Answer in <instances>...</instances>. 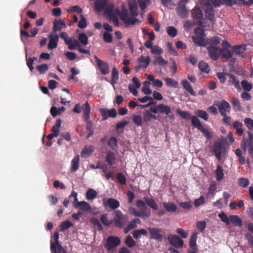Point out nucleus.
<instances>
[{
  "mask_svg": "<svg viewBox=\"0 0 253 253\" xmlns=\"http://www.w3.org/2000/svg\"><path fill=\"white\" fill-rule=\"evenodd\" d=\"M129 9L132 17H129L126 11H123L119 14L120 19L127 25H133L138 21V20L134 17L138 15V6L137 2L135 0H131L129 2Z\"/></svg>",
  "mask_w": 253,
  "mask_h": 253,
  "instance_id": "nucleus-1",
  "label": "nucleus"
},
{
  "mask_svg": "<svg viewBox=\"0 0 253 253\" xmlns=\"http://www.w3.org/2000/svg\"><path fill=\"white\" fill-rule=\"evenodd\" d=\"M94 5V9L98 12L104 10L105 14L113 13L114 5L112 3H109V0H96Z\"/></svg>",
  "mask_w": 253,
  "mask_h": 253,
  "instance_id": "nucleus-2",
  "label": "nucleus"
},
{
  "mask_svg": "<svg viewBox=\"0 0 253 253\" xmlns=\"http://www.w3.org/2000/svg\"><path fill=\"white\" fill-rule=\"evenodd\" d=\"M115 215L112 219L113 225L117 228H122L126 225L128 221V216L124 214L120 210L115 211Z\"/></svg>",
  "mask_w": 253,
  "mask_h": 253,
  "instance_id": "nucleus-3",
  "label": "nucleus"
},
{
  "mask_svg": "<svg viewBox=\"0 0 253 253\" xmlns=\"http://www.w3.org/2000/svg\"><path fill=\"white\" fill-rule=\"evenodd\" d=\"M78 194L75 191H73L69 195V198H71L73 197L74 198V207L75 209H79L82 211H89L91 210V207L87 202L85 201L79 202L77 198Z\"/></svg>",
  "mask_w": 253,
  "mask_h": 253,
  "instance_id": "nucleus-4",
  "label": "nucleus"
},
{
  "mask_svg": "<svg viewBox=\"0 0 253 253\" xmlns=\"http://www.w3.org/2000/svg\"><path fill=\"white\" fill-rule=\"evenodd\" d=\"M213 105L217 107L221 115H224L227 113H230L231 112V108L230 105L227 101L224 100L220 101L215 100L213 102Z\"/></svg>",
  "mask_w": 253,
  "mask_h": 253,
  "instance_id": "nucleus-5",
  "label": "nucleus"
},
{
  "mask_svg": "<svg viewBox=\"0 0 253 253\" xmlns=\"http://www.w3.org/2000/svg\"><path fill=\"white\" fill-rule=\"evenodd\" d=\"M121 243L120 239L117 236H111L106 240L104 247L108 251H111Z\"/></svg>",
  "mask_w": 253,
  "mask_h": 253,
  "instance_id": "nucleus-6",
  "label": "nucleus"
},
{
  "mask_svg": "<svg viewBox=\"0 0 253 253\" xmlns=\"http://www.w3.org/2000/svg\"><path fill=\"white\" fill-rule=\"evenodd\" d=\"M136 206L143 216V219H145L150 217L151 215L150 210L148 209L145 201L142 200H138L136 202Z\"/></svg>",
  "mask_w": 253,
  "mask_h": 253,
  "instance_id": "nucleus-7",
  "label": "nucleus"
},
{
  "mask_svg": "<svg viewBox=\"0 0 253 253\" xmlns=\"http://www.w3.org/2000/svg\"><path fill=\"white\" fill-rule=\"evenodd\" d=\"M150 233V238L159 242L163 240L164 232L163 230L157 227H150L148 229Z\"/></svg>",
  "mask_w": 253,
  "mask_h": 253,
  "instance_id": "nucleus-8",
  "label": "nucleus"
},
{
  "mask_svg": "<svg viewBox=\"0 0 253 253\" xmlns=\"http://www.w3.org/2000/svg\"><path fill=\"white\" fill-rule=\"evenodd\" d=\"M188 0H180L176 7L177 14L181 18H186L188 15V10L186 6L185 3Z\"/></svg>",
  "mask_w": 253,
  "mask_h": 253,
  "instance_id": "nucleus-9",
  "label": "nucleus"
},
{
  "mask_svg": "<svg viewBox=\"0 0 253 253\" xmlns=\"http://www.w3.org/2000/svg\"><path fill=\"white\" fill-rule=\"evenodd\" d=\"M225 149V145L221 141H215L212 147V152L218 160L221 159L222 154Z\"/></svg>",
  "mask_w": 253,
  "mask_h": 253,
  "instance_id": "nucleus-10",
  "label": "nucleus"
},
{
  "mask_svg": "<svg viewBox=\"0 0 253 253\" xmlns=\"http://www.w3.org/2000/svg\"><path fill=\"white\" fill-rule=\"evenodd\" d=\"M168 239L169 244L175 248H181L184 245L183 241L176 235H169Z\"/></svg>",
  "mask_w": 253,
  "mask_h": 253,
  "instance_id": "nucleus-11",
  "label": "nucleus"
},
{
  "mask_svg": "<svg viewBox=\"0 0 253 253\" xmlns=\"http://www.w3.org/2000/svg\"><path fill=\"white\" fill-rule=\"evenodd\" d=\"M94 58L101 73L104 75L108 74L109 73V66L108 64L99 59L96 55H94Z\"/></svg>",
  "mask_w": 253,
  "mask_h": 253,
  "instance_id": "nucleus-12",
  "label": "nucleus"
},
{
  "mask_svg": "<svg viewBox=\"0 0 253 253\" xmlns=\"http://www.w3.org/2000/svg\"><path fill=\"white\" fill-rule=\"evenodd\" d=\"M192 17L198 20L197 22V24L202 27H204V22L205 19L203 18V13L200 7H195L192 10Z\"/></svg>",
  "mask_w": 253,
  "mask_h": 253,
  "instance_id": "nucleus-13",
  "label": "nucleus"
},
{
  "mask_svg": "<svg viewBox=\"0 0 253 253\" xmlns=\"http://www.w3.org/2000/svg\"><path fill=\"white\" fill-rule=\"evenodd\" d=\"M102 120H106L109 117L115 118L117 116V111L115 109L112 108L110 110L101 108L100 110Z\"/></svg>",
  "mask_w": 253,
  "mask_h": 253,
  "instance_id": "nucleus-14",
  "label": "nucleus"
},
{
  "mask_svg": "<svg viewBox=\"0 0 253 253\" xmlns=\"http://www.w3.org/2000/svg\"><path fill=\"white\" fill-rule=\"evenodd\" d=\"M103 205L105 207H109L112 210H116L120 206V204L117 200L110 198L103 201Z\"/></svg>",
  "mask_w": 253,
  "mask_h": 253,
  "instance_id": "nucleus-15",
  "label": "nucleus"
},
{
  "mask_svg": "<svg viewBox=\"0 0 253 253\" xmlns=\"http://www.w3.org/2000/svg\"><path fill=\"white\" fill-rule=\"evenodd\" d=\"M207 50L209 53V56L212 60L216 61L218 59V51L219 50V48L218 47L213 46H209L207 47Z\"/></svg>",
  "mask_w": 253,
  "mask_h": 253,
  "instance_id": "nucleus-16",
  "label": "nucleus"
},
{
  "mask_svg": "<svg viewBox=\"0 0 253 253\" xmlns=\"http://www.w3.org/2000/svg\"><path fill=\"white\" fill-rule=\"evenodd\" d=\"M49 41L48 43V48L49 49H53L56 48L59 40L58 36L57 34L55 35H49L48 36Z\"/></svg>",
  "mask_w": 253,
  "mask_h": 253,
  "instance_id": "nucleus-17",
  "label": "nucleus"
},
{
  "mask_svg": "<svg viewBox=\"0 0 253 253\" xmlns=\"http://www.w3.org/2000/svg\"><path fill=\"white\" fill-rule=\"evenodd\" d=\"M246 50V46L245 44L235 45L232 47V50L237 55L241 57H244V52Z\"/></svg>",
  "mask_w": 253,
  "mask_h": 253,
  "instance_id": "nucleus-18",
  "label": "nucleus"
},
{
  "mask_svg": "<svg viewBox=\"0 0 253 253\" xmlns=\"http://www.w3.org/2000/svg\"><path fill=\"white\" fill-rule=\"evenodd\" d=\"M80 156L79 155L73 158L71 163L70 170L71 172L76 171L79 168Z\"/></svg>",
  "mask_w": 253,
  "mask_h": 253,
  "instance_id": "nucleus-19",
  "label": "nucleus"
},
{
  "mask_svg": "<svg viewBox=\"0 0 253 253\" xmlns=\"http://www.w3.org/2000/svg\"><path fill=\"white\" fill-rule=\"evenodd\" d=\"M181 84L183 88L186 90L191 95L196 96V93L193 90L192 85L186 79L183 80L181 81Z\"/></svg>",
  "mask_w": 253,
  "mask_h": 253,
  "instance_id": "nucleus-20",
  "label": "nucleus"
},
{
  "mask_svg": "<svg viewBox=\"0 0 253 253\" xmlns=\"http://www.w3.org/2000/svg\"><path fill=\"white\" fill-rule=\"evenodd\" d=\"M66 27V25L65 22L59 19L58 20H55L53 22V26L52 28L53 31H60L63 28H65Z\"/></svg>",
  "mask_w": 253,
  "mask_h": 253,
  "instance_id": "nucleus-21",
  "label": "nucleus"
},
{
  "mask_svg": "<svg viewBox=\"0 0 253 253\" xmlns=\"http://www.w3.org/2000/svg\"><path fill=\"white\" fill-rule=\"evenodd\" d=\"M144 199L148 206L151 207L154 210H158L159 208L158 204L156 203L154 199L149 197L148 196L144 197Z\"/></svg>",
  "mask_w": 253,
  "mask_h": 253,
  "instance_id": "nucleus-22",
  "label": "nucleus"
},
{
  "mask_svg": "<svg viewBox=\"0 0 253 253\" xmlns=\"http://www.w3.org/2000/svg\"><path fill=\"white\" fill-rule=\"evenodd\" d=\"M226 75L228 76L229 78V83L230 84L234 85L237 89H241L239 81L237 79L234 75L229 73H226Z\"/></svg>",
  "mask_w": 253,
  "mask_h": 253,
  "instance_id": "nucleus-23",
  "label": "nucleus"
},
{
  "mask_svg": "<svg viewBox=\"0 0 253 253\" xmlns=\"http://www.w3.org/2000/svg\"><path fill=\"white\" fill-rule=\"evenodd\" d=\"M194 42L200 46H205L207 45V39H205L203 37H192Z\"/></svg>",
  "mask_w": 253,
  "mask_h": 253,
  "instance_id": "nucleus-24",
  "label": "nucleus"
},
{
  "mask_svg": "<svg viewBox=\"0 0 253 253\" xmlns=\"http://www.w3.org/2000/svg\"><path fill=\"white\" fill-rule=\"evenodd\" d=\"M116 159L115 155L113 152L109 151L107 152L105 157V161L109 165L112 166L114 164Z\"/></svg>",
  "mask_w": 253,
  "mask_h": 253,
  "instance_id": "nucleus-25",
  "label": "nucleus"
},
{
  "mask_svg": "<svg viewBox=\"0 0 253 253\" xmlns=\"http://www.w3.org/2000/svg\"><path fill=\"white\" fill-rule=\"evenodd\" d=\"M230 222H231L236 226L241 227L243 226L242 220L237 215L229 216Z\"/></svg>",
  "mask_w": 253,
  "mask_h": 253,
  "instance_id": "nucleus-26",
  "label": "nucleus"
},
{
  "mask_svg": "<svg viewBox=\"0 0 253 253\" xmlns=\"http://www.w3.org/2000/svg\"><path fill=\"white\" fill-rule=\"evenodd\" d=\"M163 205L165 210L168 212H174L177 211V207L174 203L164 202Z\"/></svg>",
  "mask_w": 253,
  "mask_h": 253,
  "instance_id": "nucleus-27",
  "label": "nucleus"
},
{
  "mask_svg": "<svg viewBox=\"0 0 253 253\" xmlns=\"http://www.w3.org/2000/svg\"><path fill=\"white\" fill-rule=\"evenodd\" d=\"M139 68H146L150 63V58L149 56L145 57L141 55L138 59Z\"/></svg>",
  "mask_w": 253,
  "mask_h": 253,
  "instance_id": "nucleus-28",
  "label": "nucleus"
},
{
  "mask_svg": "<svg viewBox=\"0 0 253 253\" xmlns=\"http://www.w3.org/2000/svg\"><path fill=\"white\" fill-rule=\"evenodd\" d=\"M198 234V233L195 232L192 234L190 238L189 246L192 249L191 250L197 251L198 250L196 244Z\"/></svg>",
  "mask_w": 253,
  "mask_h": 253,
  "instance_id": "nucleus-29",
  "label": "nucleus"
},
{
  "mask_svg": "<svg viewBox=\"0 0 253 253\" xmlns=\"http://www.w3.org/2000/svg\"><path fill=\"white\" fill-rule=\"evenodd\" d=\"M50 250L51 253H62L63 248L60 244L54 245V243L51 241Z\"/></svg>",
  "mask_w": 253,
  "mask_h": 253,
  "instance_id": "nucleus-30",
  "label": "nucleus"
},
{
  "mask_svg": "<svg viewBox=\"0 0 253 253\" xmlns=\"http://www.w3.org/2000/svg\"><path fill=\"white\" fill-rule=\"evenodd\" d=\"M157 108L159 110V112L160 113L165 114L168 115L171 112L170 108L169 106L164 104L158 105Z\"/></svg>",
  "mask_w": 253,
  "mask_h": 253,
  "instance_id": "nucleus-31",
  "label": "nucleus"
},
{
  "mask_svg": "<svg viewBox=\"0 0 253 253\" xmlns=\"http://www.w3.org/2000/svg\"><path fill=\"white\" fill-rule=\"evenodd\" d=\"M119 80V72L118 70L114 67L112 69L111 73V84L114 86L115 84H117Z\"/></svg>",
  "mask_w": 253,
  "mask_h": 253,
  "instance_id": "nucleus-32",
  "label": "nucleus"
},
{
  "mask_svg": "<svg viewBox=\"0 0 253 253\" xmlns=\"http://www.w3.org/2000/svg\"><path fill=\"white\" fill-rule=\"evenodd\" d=\"M220 54L223 58L230 59L233 56V53L231 51L226 47L222 48L220 50Z\"/></svg>",
  "mask_w": 253,
  "mask_h": 253,
  "instance_id": "nucleus-33",
  "label": "nucleus"
},
{
  "mask_svg": "<svg viewBox=\"0 0 253 253\" xmlns=\"http://www.w3.org/2000/svg\"><path fill=\"white\" fill-rule=\"evenodd\" d=\"M220 40L219 37L216 36L207 38V44H210V46H216V45L220 43Z\"/></svg>",
  "mask_w": 253,
  "mask_h": 253,
  "instance_id": "nucleus-34",
  "label": "nucleus"
},
{
  "mask_svg": "<svg viewBox=\"0 0 253 253\" xmlns=\"http://www.w3.org/2000/svg\"><path fill=\"white\" fill-rule=\"evenodd\" d=\"M84 118L85 120H87L89 118V114L90 111V105L87 102H86L83 107Z\"/></svg>",
  "mask_w": 253,
  "mask_h": 253,
  "instance_id": "nucleus-35",
  "label": "nucleus"
},
{
  "mask_svg": "<svg viewBox=\"0 0 253 253\" xmlns=\"http://www.w3.org/2000/svg\"><path fill=\"white\" fill-rule=\"evenodd\" d=\"M166 84L169 87H172L174 88L178 87V83L177 81L174 80L170 78L167 77L165 79Z\"/></svg>",
  "mask_w": 253,
  "mask_h": 253,
  "instance_id": "nucleus-36",
  "label": "nucleus"
},
{
  "mask_svg": "<svg viewBox=\"0 0 253 253\" xmlns=\"http://www.w3.org/2000/svg\"><path fill=\"white\" fill-rule=\"evenodd\" d=\"M198 66L199 70L202 72L209 73L210 71L209 65L206 62H204L203 61L199 62Z\"/></svg>",
  "mask_w": 253,
  "mask_h": 253,
  "instance_id": "nucleus-37",
  "label": "nucleus"
},
{
  "mask_svg": "<svg viewBox=\"0 0 253 253\" xmlns=\"http://www.w3.org/2000/svg\"><path fill=\"white\" fill-rule=\"evenodd\" d=\"M147 235V232L144 229L135 230L132 234L133 237L136 239L140 238L141 235L146 236Z\"/></svg>",
  "mask_w": 253,
  "mask_h": 253,
  "instance_id": "nucleus-38",
  "label": "nucleus"
},
{
  "mask_svg": "<svg viewBox=\"0 0 253 253\" xmlns=\"http://www.w3.org/2000/svg\"><path fill=\"white\" fill-rule=\"evenodd\" d=\"M231 102L235 111H240L242 110V107L240 101L237 98L233 97L231 99Z\"/></svg>",
  "mask_w": 253,
  "mask_h": 253,
  "instance_id": "nucleus-39",
  "label": "nucleus"
},
{
  "mask_svg": "<svg viewBox=\"0 0 253 253\" xmlns=\"http://www.w3.org/2000/svg\"><path fill=\"white\" fill-rule=\"evenodd\" d=\"M107 213L103 214L101 215L100 219L102 223L106 226H109L112 224V220H109L108 217Z\"/></svg>",
  "mask_w": 253,
  "mask_h": 253,
  "instance_id": "nucleus-40",
  "label": "nucleus"
},
{
  "mask_svg": "<svg viewBox=\"0 0 253 253\" xmlns=\"http://www.w3.org/2000/svg\"><path fill=\"white\" fill-rule=\"evenodd\" d=\"M215 174L216 175V178L217 181H220L223 178L224 173L222 167L218 165L217 168L215 171Z\"/></svg>",
  "mask_w": 253,
  "mask_h": 253,
  "instance_id": "nucleus-41",
  "label": "nucleus"
},
{
  "mask_svg": "<svg viewBox=\"0 0 253 253\" xmlns=\"http://www.w3.org/2000/svg\"><path fill=\"white\" fill-rule=\"evenodd\" d=\"M97 193L93 189H89L86 192V199L92 200L97 197Z\"/></svg>",
  "mask_w": 253,
  "mask_h": 253,
  "instance_id": "nucleus-42",
  "label": "nucleus"
},
{
  "mask_svg": "<svg viewBox=\"0 0 253 253\" xmlns=\"http://www.w3.org/2000/svg\"><path fill=\"white\" fill-rule=\"evenodd\" d=\"M191 120L192 126L197 128L198 130L203 126L197 117L192 116Z\"/></svg>",
  "mask_w": 253,
  "mask_h": 253,
  "instance_id": "nucleus-43",
  "label": "nucleus"
},
{
  "mask_svg": "<svg viewBox=\"0 0 253 253\" xmlns=\"http://www.w3.org/2000/svg\"><path fill=\"white\" fill-rule=\"evenodd\" d=\"M155 60L153 61V63L154 65L158 64L160 65H167L168 62L165 60L162 56L155 57Z\"/></svg>",
  "mask_w": 253,
  "mask_h": 253,
  "instance_id": "nucleus-44",
  "label": "nucleus"
},
{
  "mask_svg": "<svg viewBox=\"0 0 253 253\" xmlns=\"http://www.w3.org/2000/svg\"><path fill=\"white\" fill-rule=\"evenodd\" d=\"M108 145L113 150H115L117 146V140L114 137H111L108 141Z\"/></svg>",
  "mask_w": 253,
  "mask_h": 253,
  "instance_id": "nucleus-45",
  "label": "nucleus"
},
{
  "mask_svg": "<svg viewBox=\"0 0 253 253\" xmlns=\"http://www.w3.org/2000/svg\"><path fill=\"white\" fill-rule=\"evenodd\" d=\"M36 69L39 72L40 74H43L48 70V66L46 64H42L37 66Z\"/></svg>",
  "mask_w": 253,
  "mask_h": 253,
  "instance_id": "nucleus-46",
  "label": "nucleus"
},
{
  "mask_svg": "<svg viewBox=\"0 0 253 253\" xmlns=\"http://www.w3.org/2000/svg\"><path fill=\"white\" fill-rule=\"evenodd\" d=\"M125 243L126 246L130 248L134 247L136 245L135 241L132 239L130 235H128L126 237Z\"/></svg>",
  "mask_w": 253,
  "mask_h": 253,
  "instance_id": "nucleus-47",
  "label": "nucleus"
},
{
  "mask_svg": "<svg viewBox=\"0 0 253 253\" xmlns=\"http://www.w3.org/2000/svg\"><path fill=\"white\" fill-rule=\"evenodd\" d=\"M177 113L180 115V116L183 119L186 120L191 119V114L188 111H182L180 109H178L176 111Z\"/></svg>",
  "mask_w": 253,
  "mask_h": 253,
  "instance_id": "nucleus-48",
  "label": "nucleus"
},
{
  "mask_svg": "<svg viewBox=\"0 0 253 253\" xmlns=\"http://www.w3.org/2000/svg\"><path fill=\"white\" fill-rule=\"evenodd\" d=\"M69 41L70 42L67 44L68 45V48L70 50H75L77 49V47H79L80 46V43L77 40H74L73 41L70 39Z\"/></svg>",
  "mask_w": 253,
  "mask_h": 253,
  "instance_id": "nucleus-49",
  "label": "nucleus"
},
{
  "mask_svg": "<svg viewBox=\"0 0 253 253\" xmlns=\"http://www.w3.org/2000/svg\"><path fill=\"white\" fill-rule=\"evenodd\" d=\"M128 211L130 214L143 218V216L141 214L140 212L135 208L130 207L128 208Z\"/></svg>",
  "mask_w": 253,
  "mask_h": 253,
  "instance_id": "nucleus-50",
  "label": "nucleus"
},
{
  "mask_svg": "<svg viewBox=\"0 0 253 253\" xmlns=\"http://www.w3.org/2000/svg\"><path fill=\"white\" fill-rule=\"evenodd\" d=\"M72 225V223L70 221L67 220L63 221L61 223L60 225V231H64L71 227Z\"/></svg>",
  "mask_w": 253,
  "mask_h": 253,
  "instance_id": "nucleus-51",
  "label": "nucleus"
},
{
  "mask_svg": "<svg viewBox=\"0 0 253 253\" xmlns=\"http://www.w3.org/2000/svg\"><path fill=\"white\" fill-rule=\"evenodd\" d=\"M167 32L168 35L172 38L175 37L177 33L176 29L173 26L168 27Z\"/></svg>",
  "mask_w": 253,
  "mask_h": 253,
  "instance_id": "nucleus-52",
  "label": "nucleus"
},
{
  "mask_svg": "<svg viewBox=\"0 0 253 253\" xmlns=\"http://www.w3.org/2000/svg\"><path fill=\"white\" fill-rule=\"evenodd\" d=\"M141 222L139 218H134L132 219L128 224V228L129 229H132L137 227V224H140Z\"/></svg>",
  "mask_w": 253,
  "mask_h": 253,
  "instance_id": "nucleus-53",
  "label": "nucleus"
},
{
  "mask_svg": "<svg viewBox=\"0 0 253 253\" xmlns=\"http://www.w3.org/2000/svg\"><path fill=\"white\" fill-rule=\"evenodd\" d=\"M196 114L199 117L202 118L205 121H207L209 118L208 114L204 110H198L196 111Z\"/></svg>",
  "mask_w": 253,
  "mask_h": 253,
  "instance_id": "nucleus-54",
  "label": "nucleus"
},
{
  "mask_svg": "<svg viewBox=\"0 0 253 253\" xmlns=\"http://www.w3.org/2000/svg\"><path fill=\"white\" fill-rule=\"evenodd\" d=\"M253 3V0H234V4L251 5Z\"/></svg>",
  "mask_w": 253,
  "mask_h": 253,
  "instance_id": "nucleus-55",
  "label": "nucleus"
},
{
  "mask_svg": "<svg viewBox=\"0 0 253 253\" xmlns=\"http://www.w3.org/2000/svg\"><path fill=\"white\" fill-rule=\"evenodd\" d=\"M244 122L249 130L253 131V120L250 118H246L244 119Z\"/></svg>",
  "mask_w": 253,
  "mask_h": 253,
  "instance_id": "nucleus-56",
  "label": "nucleus"
},
{
  "mask_svg": "<svg viewBox=\"0 0 253 253\" xmlns=\"http://www.w3.org/2000/svg\"><path fill=\"white\" fill-rule=\"evenodd\" d=\"M116 178L118 182L122 185H126V177L121 172H119L116 174Z\"/></svg>",
  "mask_w": 253,
  "mask_h": 253,
  "instance_id": "nucleus-57",
  "label": "nucleus"
},
{
  "mask_svg": "<svg viewBox=\"0 0 253 253\" xmlns=\"http://www.w3.org/2000/svg\"><path fill=\"white\" fill-rule=\"evenodd\" d=\"M241 85L243 89L246 91H249L252 88L251 84L246 80H244L241 82Z\"/></svg>",
  "mask_w": 253,
  "mask_h": 253,
  "instance_id": "nucleus-58",
  "label": "nucleus"
},
{
  "mask_svg": "<svg viewBox=\"0 0 253 253\" xmlns=\"http://www.w3.org/2000/svg\"><path fill=\"white\" fill-rule=\"evenodd\" d=\"M78 38L79 41L84 45H86L88 44V38L85 34H79Z\"/></svg>",
  "mask_w": 253,
  "mask_h": 253,
  "instance_id": "nucleus-59",
  "label": "nucleus"
},
{
  "mask_svg": "<svg viewBox=\"0 0 253 253\" xmlns=\"http://www.w3.org/2000/svg\"><path fill=\"white\" fill-rule=\"evenodd\" d=\"M178 205L180 208L185 211L190 210L192 207V205L190 202H180Z\"/></svg>",
  "mask_w": 253,
  "mask_h": 253,
  "instance_id": "nucleus-60",
  "label": "nucleus"
},
{
  "mask_svg": "<svg viewBox=\"0 0 253 253\" xmlns=\"http://www.w3.org/2000/svg\"><path fill=\"white\" fill-rule=\"evenodd\" d=\"M151 53L153 54L160 55L163 53V50L158 45H154L151 48Z\"/></svg>",
  "mask_w": 253,
  "mask_h": 253,
  "instance_id": "nucleus-61",
  "label": "nucleus"
},
{
  "mask_svg": "<svg viewBox=\"0 0 253 253\" xmlns=\"http://www.w3.org/2000/svg\"><path fill=\"white\" fill-rule=\"evenodd\" d=\"M218 217L220 218L222 222L226 224V225H228L230 224L229 217H228L224 212H222L221 213H219L218 214Z\"/></svg>",
  "mask_w": 253,
  "mask_h": 253,
  "instance_id": "nucleus-62",
  "label": "nucleus"
},
{
  "mask_svg": "<svg viewBox=\"0 0 253 253\" xmlns=\"http://www.w3.org/2000/svg\"><path fill=\"white\" fill-rule=\"evenodd\" d=\"M132 121L136 126H142V120L141 116L134 115L132 118Z\"/></svg>",
  "mask_w": 253,
  "mask_h": 253,
  "instance_id": "nucleus-63",
  "label": "nucleus"
},
{
  "mask_svg": "<svg viewBox=\"0 0 253 253\" xmlns=\"http://www.w3.org/2000/svg\"><path fill=\"white\" fill-rule=\"evenodd\" d=\"M168 47V50L169 52L173 56H178V53L176 51L174 47L172 46V44L171 42H168L167 43Z\"/></svg>",
  "mask_w": 253,
  "mask_h": 253,
  "instance_id": "nucleus-64",
  "label": "nucleus"
}]
</instances>
